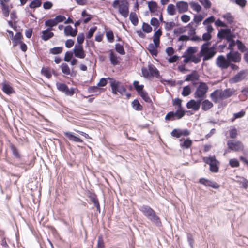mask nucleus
I'll use <instances>...</instances> for the list:
<instances>
[{
	"label": "nucleus",
	"mask_w": 248,
	"mask_h": 248,
	"mask_svg": "<svg viewBox=\"0 0 248 248\" xmlns=\"http://www.w3.org/2000/svg\"><path fill=\"white\" fill-rule=\"evenodd\" d=\"M10 148L14 156L16 158L22 161L21 163H17L16 164L17 167L24 169L25 170L27 171L28 169H30V168L33 166L32 163L27 164L25 162H24V160L22 159L23 155L20 154L19 149L15 145L11 143L10 144Z\"/></svg>",
	"instance_id": "1"
},
{
	"label": "nucleus",
	"mask_w": 248,
	"mask_h": 248,
	"mask_svg": "<svg viewBox=\"0 0 248 248\" xmlns=\"http://www.w3.org/2000/svg\"><path fill=\"white\" fill-rule=\"evenodd\" d=\"M141 73L142 76L145 78L155 77L159 78L160 77L159 70L152 64H149L148 65V68L145 67H142Z\"/></svg>",
	"instance_id": "2"
},
{
	"label": "nucleus",
	"mask_w": 248,
	"mask_h": 248,
	"mask_svg": "<svg viewBox=\"0 0 248 248\" xmlns=\"http://www.w3.org/2000/svg\"><path fill=\"white\" fill-rule=\"evenodd\" d=\"M110 85L111 88L112 93L114 94H117L118 93L123 95L126 91L125 87L122 83L113 78H108Z\"/></svg>",
	"instance_id": "3"
},
{
	"label": "nucleus",
	"mask_w": 248,
	"mask_h": 248,
	"mask_svg": "<svg viewBox=\"0 0 248 248\" xmlns=\"http://www.w3.org/2000/svg\"><path fill=\"white\" fill-rule=\"evenodd\" d=\"M208 87L206 83L200 82L194 94L195 98L203 100L206 97V94L208 92Z\"/></svg>",
	"instance_id": "4"
},
{
	"label": "nucleus",
	"mask_w": 248,
	"mask_h": 248,
	"mask_svg": "<svg viewBox=\"0 0 248 248\" xmlns=\"http://www.w3.org/2000/svg\"><path fill=\"white\" fill-rule=\"evenodd\" d=\"M203 161L210 166V170L213 172H217L218 171L219 161L217 160L214 155L213 156L204 157Z\"/></svg>",
	"instance_id": "5"
},
{
	"label": "nucleus",
	"mask_w": 248,
	"mask_h": 248,
	"mask_svg": "<svg viewBox=\"0 0 248 248\" xmlns=\"http://www.w3.org/2000/svg\"><path fill=\"white\" fill-rule=\"evenodd\" d=\"M217 38L220 40L225 39L227 41H230L231 37H234V35L232 32L230 28H221L218 30L217 34Z\"/></svg>",
	"instance_id": "6"
},
{
	"label": "nucleus",
	"mask_w": 248,
	"mask_h": 248,
	"mask_svg": "<svg viewBox=\"0 0 248 248\" xmlns=\"http://www.w3.org/2000/svg\"><path fill=\"white\" fill-rule=\"evenodd\" d=\"M57 89L62 93H64L67 96H72L74 94L75 89L74 88H71L69 89L67 85L65 83L57 82L56 84Z\"/></svg>",
	"instance_id": "7"
},
{
	"label": "nucleus",
	"mask_w": 248,
	"mask_h": 248,
	"mask_svg": "<svg viewBox=\"0 0 248 248\" xmlns=\"http://www.w3.org/2000/svg\"><path fill=\"white\" fill-rule=\"evenodd\" d=\"M227 146L229 149L235 152L243 150L244 148L243 144L239 141L229 140L227 141Z\"/></svg>",
	"instance_id": "8"
},
{
	"label": "nucleus",
	"mask_w": 248,
	"mask_h": 248,
	"mask_svg": "<svg viewBox=\"0 0 248 248\" xmlns=\"http://www.w3.org/2000/svg\"><path fill=\"white\" fill-rule=\"evenodd\" d=\"M226 58L230 62L235 63L239 62L241 60V54L237 51H230L226 55Z\"/></svg>",
	"instance_id": "9"
},
{
	"label": "nucleus",
	"mask_w": 248,
	"mask_h": 248,
	"mask_svg": "<svg viewBox=\"0 0 248 248\" xmlns=\"http://www.w3.org/2000/svg\"><path fill=\"white\" fill-rule=\"evenodd\" d=\"M185 115L177 110L175 111H171L169 112L165 116V119L166 121H175L179 120L183 118Z\"/></svg>",
	"instance_id": "10"
},
{
	"label": "nucleus",
	"mask_w": 248,
	"mask_h": 248,
	"mask_svg": "<svg viewBox=\"0 0 248 248\" xmlns=\"http://www.w3.org/2000/svg\"><path fill=\"white\" fill-rule=\"evenodd\" d=\"M229 61L224 55H219L216 59V65L221 69H226L228 68Z\"/></svg>",
	"instance_id": "11"
},
{
	"label": "nucleus",
	"mask_w": 248,
	"mask_h": 248,
	"mask_svg": "<svg viewBox=\"0 0 248 248\" xmlns=\"http://www.w3.org/2000/svg\"><path fill=\"white\" fill-rule=\"evenodd\" d=\"M73 52L76 57L80 59H83L85 57L86 54L82 45L76 44L73 49Z\"/></svg>",
	"instance_id": "12"
},
{
	"label": "nucleus",
	"mask_w": 248,
	"mask_h": 248,
	"mask_svg": "<svg viewBox=\"0 0 248 248\" xmlns=\"http://www.w3.org/2000/svg\"><path fill=\"white\" fill-rule=\"evenodd\" d=\"M202 101L199 99H197V100L191 99L187 102L186 108L189 109L191 108L194 111H198L200 108Z\"/></svg>",
	"instance_id": "13"
},
{
	"label": "nucleus",
	"mask_w": 248,
	"mask_h": 248,
	"mask_svg": "<svg viewBox=\"0 0 248 248\" xmlns=\"http://www.w3.org/2000/svg\"><path fill=\"white\" fill-rule=\"evenodd\" d=\"M119 13L124 18L128 16L129 14V3L127 1L122 2L119 5Z\"/></svg>",
	"instance_id": "14"
},
{
	"label": "nucleus",
	"mask_w": 248,
	"mask_h": 248,
	"mask_svg": "<svg viewBox=\"0 0 248 248\" xmlns=\"http://www.w3.org/2000/svg\"><path fill=\"white\" fill-rule=\"evenodd\" d=\"M199 182L206 186L210 187L214 189H217L219 187V185L216 182L204 178L200 179Z\"/></svg>",
	"instance_id": "15"
},
{
	"label": "nucleus",
	"mask_w": 248,
	"mask_h": 248,
	"mask_svg": "<svg viewBox=\"0 0 248 248\" xmlns=\"http://www.w3.org/2000/svg\"><path fill=\"white\" fill-rule=\"evenodd\" d=\"M216 52L211 50L208 48H206L205 50H201L200 54L203 57V60L206 61L211 59L216 54Z\"/></svg>",
	"instance_id": "16"
},
{
	"label": "nucleus",
	"mask_w": 248,
	"mask_h": 248,
	"mask_svg": "<svg viewBox=\"0 0 248 248\" xmlns=\"http://www.w3.org/2000/svg\"><path fill=\"white\" fill-rule=\"evenodd\" d=\"M176 7L179 13H185L188 11V4L187 2L184 1H178L176 3Z\"/></svg>",
	"instance_id": "17"
},
{
	"label": "nucleus",
	"mask_w": 248,
	"mask_h": 248,
	"mask_svg": "<svg viewBox=\"0 0 248 248\" xmlns=\"http://www.w3.org/2000/svg\"><path fill=\"white\" fill-rule=\"evenodd\" d=\"M246 77V71L244 70H241L238 72L234 76H233L230 80V82L231 83H237L245 78Z\"/></svg>",
	"instance_id": "18"
},
{
	"label": "nucleus",
	"mask_w": 248,
	"mask_h": 248,
	"mask_svg": "<svg viewBox=\"0 0 248 248\" xmlns=\"http://www.w3.org/2000/svg\"><path fill=\"white\" fill-rule=\"evenodd\" d=\"M147 218L151 222L155 224L157 227H160L162 225L161 219L155 211L152 213V214L149 216Z\"/></svg>",
	"instance_id": "19"
},
{
	"label": "nucleus",
	"mask_w": 248,
	"mask_h": 248,
	"mask_svg": "<svg viewBox=\"0 0 248 248\" xmlns=\"http://www.w3.org/2000/svg\"><path fill=\"white\" fill-rule=\"evenodd\" d=\"M139 210L147 218L151 215L155 211L153 210L150 206L147 205H142L139 207Z\"/></svg>",
	"instance_id": "20"
},
{
	"label": "nucleus",
	"mask_w": 248,
	"mask_h": 248,
	"mask_svg": "<svg viewBox=\"0 0 248 248\" xmlns=\"http://www.w3.org/2000/svg\"><path fill=\"white\" fill-rule=\"evenodd\" d=\"M78 31V29L76 28L73 29L71 25L66 26L64 30V34L66 36L75 37L77 34Z\"/></svg>",
	"instance_id": "21"
},
{
	"label": "nucleus",
	"mask_w": 248,
	"mask_h": 248,
	"mask_svg": "<svg viewBox=\"0 0 248 248\" xmlns=\"http://www.w3.org/2000/svg\"><path fill=\"white\" fill-rule=\"evenodd\" d=\"M221 92L220 95L222 96V99H224L233 95L235 92V90L233 88H226L223 91L221 90Z\"/></svg>",
	"instance_id": "22"
},
{
	"label": "nucleus",
	"mask_w": 248,
	"mask_h": 248,
	"mask_svg": "<svg viewBox=\"0 0 248 248\" xmlns=\"http://www.w3.org/2000/svg\"><path fill=\"white\" fill-rule=\"evenodd\" d=\"M178 40L179 41H187L188 40H191L194 42H200L202 41V39L200 37L197 35L189 37L188 36L186 35H182L179 36Z\"/></svg>",
	"instance_id": "23"
},
{
	"label": "nucleus",
	"mask_w": 248,
	"mask_h": 248,
	"mask_svg": "<svg viewBox=\"0 0 248 248\" xmlns=\"http://www.w3.org/2000/svg\"><path fill=\"white\" fill-rule=\"evenodd\" d=\"M23 36L21 32H17L12 38V46L15 47L22 41Z\"/></svg>",
	"instance_id": "24"
},
{
	"label": "nucleus",
	"mask_w": 248,
	"mask_h": 248,
	"mask_svg": "<svg viewBox=\"0 0 248 248\" xmlns=\"http://www.w3.org/2000/svg\"><path fill=\"white\" fill-rule=\"evenodd\" d=\"M199 75L197 74L196 71H193L190 74L187 75L185 79V81H191L193 84L195 83L194 82L199 79Z\"/></svg>",
	"instance_id": "25"
},
{
	"label": "nucleus",
	"mask_w": 248,
	"mask_h": 248,
	"mask_svg": "<svg viewBox=\"0 0 248 248\" xmlns=\"http://www.w3.org/2000/svg\"><path fill=\"white\" fill-rule=\"evenodd\" d=\"M64 135L67 138L70 140L74 141L76 142H80L81 143L83 142V140L79 137H77L74 135L71 132H64Z\"/></svg>",
	"instance_id": "26"
},
{
	"label": "nucleus",
	"mask_w": 248,
	"mask_h": 248,
	"mask_svg": "<svg viewBox=\"0 0 248 248\" xmlns=\"http://www.w3.org/2000/svg\"><path fill=\"white\" fill-rule=\"evenodd\" d=\"M51 30L46 29L42 31L41 38L43 40L46 41L54 36V33Z\"/></svg>",
	"instance_id": "27"
},
{
	"label": "nucleus",
	"mask_w": 248,
	"mask_h": 248,
	"mask_svg": "<svg viewBox=\"0 0 248 248\" xmlns=\"http://www.w3.org/2000/svg\"><path fill=\"white\" fill-rule=\"evenodd\" d=\"M221 93V90L217 89L211 93L210 97L214 103H217L218 99L222 100V96L220 95Z\"/></svg>",
	"instance_id": "28"
},
{
	"label": "nucleus",
	"mask_w": 248,
	"mask_h": 248,
	"mask_svg": "<svg viewBox=\"0 0 248 248\" xmlns=\"http://www.w3.org/2000/svg\"><path fill=\"white\" fill-rule=\"evenodd\" d=\"M202 109L203 111H207L213 107V104L208 99L202 100L201 105Z\"/></svg>",
	"instance_id": "29"
},
{
	"label": "nucleus",
	"mask_w": 248,
	"mask_h": 248,
	"mask_svg": "<svg viewBox=\"0 0 248 248\" xmlns=\"http://www.w3.org/2000/svg\"><path fill=\"white\" fill-rule=\"evenodd\" d=\"M2 90L4 93L8 95H10L15 92L13 88L9 83L6 82L2 83Z\"/></svg>",
	"instance_id": "30"
},
{
	"label": "nucleus",
	"mask_w": 248,
	"mask_h": 248,
	"mask_svg": "<svg viewBox=\"0 0 248 248\" xmlns=\"http://www.w3.org/2000/svg\"><path fill=\"white\" fill-rule=\"evenodd\" d=\"M109 53V60L111 63L113 65H116L119 63V60H118V57H117L116 53L112 50H109L108 51Z\"/></svg>",
	"instance_id": "31"
},
{
	"label": "nucleus",
	"mask_w": 248,
	"mask_h": 248,
	"mask_svg": "<svg viewBox=\"0 0 248 248\" xmlns=\"http://www.w3.org/2000/svg\"><path fill=\"white\" fill-rule=\"evenodd\" d=\"M0 4L1 6V10L3 16L8 17L10 14L9 6L6 4L2 0H0Z\"/></svg>",
	"instance_id": "32"
},
{
	"label": "nucleus",
	"mask_w": 248,
	"mask_h": 248,
	"mask_svg": "<svg viewBox=\"0 0 248 248\" xmlns=\"http://www.w3.org/2000/svg\"><path fill=\"white\" fill-rule=\"evenodd\" d=\"M57 25V23L55 20V18L47 19L45 22V25L47 27V29L50 30H52L53 27Z\"/></svg>",
	"instance_id": "33"
},
{
	"label": "nucleus",
	"mask_w": 248,
	"mask_h": 248,
	"mask_svg": "<svg viewBox=\"0 0 248 248\" xmlns=\"http://www.w3.org/2000/svg\"><path fill=\"white\" fill-rule=\"evenodd\" d=\"M197 48L196 46H189L186 51L184 52L182 57L186 56L193 55L197 52Z\"/></svg>",
	"instance_id": "34"
},
{
	"label": "nucleus",
	"mask_w": 248,
	"mask_h": 248,
	"mask_svg": "<svg viewBox=\"0 0 248 248\" xmlns=\"http://www.w3.org/2000/svg\"><path fill=\"white\" fill-rule=\"evenodd\" d=\"M157 47V46H156L154 45L153 43H150L148 45L147 49L152 56H156L158 54L156 48Z\"/></svg>",
	"instance_id": "35"
},
{
	"label": "nucleus",
	"mask_w": 248,
	"mask_h": 248,
	"mask_svg": "<svg viewBox=\"0 0 248 248\" xmlns=\"http://www.w3.org/2000/svg\"><path fill=\"white\" fill-rule=\"evenodd\" d=\"M180 141V146L184 149L189 148L192 143V140L189 138L186 139L183 141H182V139H181Z\"/></svg>",
	"instance_id": "36"
},
{
	"label": "nucleus",
	"mask_w": 248,
	"mask_h": 248,
	"mask_svg": "<svg viewBox=\"0 0 248 248\" xmlns=\"http://www.w3.org/2000/svg\"><path fill=\"white\" fill-rule=\"evenodd\" d=\"M129 19L134 26H137L139 23V19L137 15L135 12H131L129 15Z\"/></svg>",
	"instance_id": "37"
},
{
	"label": "nucleus",
	"mask_w": 248,
	"mask_h": 248,
	"mask_svg": "<svg viewBox=\"0 0 248 248\" xmlns=\"http://www.w3.org/2000/svg\"><path fill=\"white\" fill-rule=\"evenodd\" d=\"M41 73L43 75H44L48 79L50 78L52 76V73L50 71V69L48 67H42L41 70Z\"/></svg>",
	"instance_id": "38"
},
{
	"label": "nucleus",
	"mask_w": 248,
	"mask_h": 248,
	"mask_svg": "<svg viewBox=\"0 0 248 248\" xmlns=\"http://www.w3.org/2000/svg\"><path fill=\"white\" fill-rule=\"evenodd\" d=\"M132 107L137 111H141L143 109L142 106L137 99H134L132 102Z\"/></svg>",
	"instance_id": "39"
},
{
	"label": "nucleus",
	"mask_w": 248,
	"mask_h": 248,
	"mask_svg": "<svg viewBox=\"0 0 248 248\" xmlns=\"http://www.w3.org/2000/svg\"><path fill=\"white\" fill-rule=\"evenodd\" d=\"M190 62L197 64L200 62L201 61L202 55L200 54V51L197 55H191Z\"/></svg>",
	"instance_id": "40"
},
{
	"label": "nucleus",
	"mask_w": 248,
	"mask_h": 248,
	"mask_svg": "<svg viewBox=\"0 0 248 248\" xmlns=\"http://www.w3.org/2000/svg\"><path fill=\"white\" fill-rule=\"evenodd\" d=\"M222 17L224 18L229 24H232L234 21V17L229 12L223 15Z\"/></svg>",
	"instance_id": "41"
},
{
	"label": "nucleus",
	"mask_w": 248,
	"mask_h": 248,
	"mask_svg": "<svg viewBox=\"0 0 248 248\" xmlns=\"http://www.w3.org/2000/svg\"><path fill=\"white\" fill-rule=\"evenodd\" d=\"M148 6L149 11L151 13H154L155 11H157V4L155 1H151L148 2Z\"/></svg>",
	"instance_id": "42"
},
{
	"label": "nucleus",
	"mask_w": 248,
	"mask_h": 248,
	"mask_svg": "<svg viewBox=\"0 0 248 248\" xmlns=\"http://www.w3.org/2000/svg\"><path fill=\"white\" fill-rule=\"evenodd\" d=\"M115 49L120 55H124L125 54L123 46L119 43L115 44Z\"/></svg>",
	"instance_id": "43"
},
{
	"label": "nucleus",
	"mask_w": 248,
	"mask_h": 248,
	"mask_svg": "<svg viewBox=\"0 0 248 248\" xmlns=\"http://www.w3.org/2000/svg\"><path fill=\"white\" fill-rule=\"evenodd\" d=\"M236 43L237 48L241 52H245L247 50L246 46L241 40L237 39L236 40Z\"/></svg>",
	"instance_id": "44"
},
{
	"label": "nucleus",
	"mask_w": 248,
	"mask_h": 248,
	"mask_svg": "<svg viewBox=\"0 0 248 248\" xmlns=\"http://www.w3.org/2000/svg\"><path fill=\"white\" fill-rule=\"evenodd\" d=\"M63 47L62 46L54 47L49 50V53L57 55L61 53L62 52Z\"/></svg>",
	"instance_id": "45"
},
{
	"label": "nucleus",
	"mask_w": 248,
	"mask_h": 248,
	"mask_svg": "<svg viewBox=\"0 0 248 248\" xmlns=\"http://www.w3.org/2000/svg\"><path fill=\"white\" fill-rule=\"evenodd\" d=\"M237 182L241 185V186L245 189L248 187V180L244 177H239Z\"/></svg>",
	"instance_id": "46"
},
{
	"label": "nucleus",
	"mask_w": 248,
	"mask_h": 248,
	"mask_svg": "<svg viewBox=\"0 0 248 248\" xmlns=\"http://www.w3.org/2000/svg\"><path fill=\"white\" fill-rule=\"evenodd\" d=\"M42 4L41 0H33L29 5L30 8H36L40 7Z\"/></svg>",
	"instance_id": "47"
},
{
	"label": "nucleus",
	"mask_w": 248,
	"mask_h": 248,
	"mask_svg": "<svg viewBox=\"0 0 248 248\" xmlns=\"http://www.w3.org/2000/svg\"><path fill=\"white\" fill-rule=\"evenodd\" d=\"M167 11L168 14L170 16H173L176 14L175 6L173 4H170L168 5Z\"/></svg>",
	"instance_id": "48"
},
{
	"label": "nucleus",
	"mask_w": 248,
	"mask_h": 248,
	"mask_svg": "<svg viewBox=\"0 0 248 248\" xmlns=\"http://www.w3.org/2000/svg\"><path fill=\"white\" fill-rule=\"evenodd\" d=\"M62 72L67 75L70 74V70L68 65L65 63H63L61 65Z\"/></svg>",
	"instance_id": "49"
},
{
	"label": "nucleus",
	"mask_w": 248,
	"mask_h": 248,
	"mask_svg": "<svg viewBox=\"0 0 248 248\" xmlns=\"http://www.w3.org/2000/svg\"><path fill=\"white\" fill-rule=\"evenodd\" d=\"M190 5L193 10L197 12H199L202 9L201 5L198 2L194 1L191 2H190Z\"/></svg>",
	"instance_id": "50"
},
{
	"label": "nucleus",
	"mask_w": 248,
	"mask_h": 248,
	"mask_svg": "<svg viewBox=\"0 0 248 248\" xmlns=\"http://www.w3.org/2000/svg\"><path fill=\"white\" fill-rule=\"evenodd\" d=\"M140 95L145 102L149 103H152L151 99L148 96V94L146 91L141 93Z\"/></svg>",
	"instance_id": "51"
},
{
	"label": "nucleus",
	"mask_w": 248,
	"mask_h": 248,
	"mask_svg": "<svg viewBox=\"0 0 248 248\" xmlns=\"http://www.w3.org/2000/svg\"><path fill=\"white\" fill-rule=\"evenodd\" d=\"M97 248H106L105 246V243L102 235H100L98 237L97 239Z\"/></svg>",
	"instance_id": "52"
},
{
	"label": "nucleus",
	"mask_w": 248,
	"mask_h": 248,
	"mask_svg": "<svg viewBox=\"0 0 248 248\" xmlns=\"http://www.w3.org/2000/svg\"><path fill=\"white\" fill-rule=\"evenodd\" d=\"M191 92V88L189 86H184L183 88L182 94L183 96H187L189 95Z\"/></svg>",
	"instance_id": "53"
},
{
	"label": "nucleus",
	"mask_w": 248,
	"mask_h": 248,
	"mask_svg": "<svg viewBox=\"0 0 248 248\" xmlns=\"http://www.w3.org/2000/svg\"><path fill=\"white\" fill-rule=\"evenodd\" d=\"M106 37L109 42L112 43L114 42V37L112 30H109L106 32Z\"/></svg>",
	"instance_id": "54"
},
{
	"label": "nucleus",
	"mask_w": 248,
	"mask_h": 248,
	"mask_svg": "<svg viewBox=\"0 0 248 248\" xmlns=\"http://www.w3.org/2000/svg\"><path fill=\"white\" fill-rule=\"evenodd\" d=\"M234 37H231L230 41H227L229 42V45L228 49H229L230 51H234L233 47L236 45V41L233 39Z\"/></svg>",
	"instance_id": "55"
},
{
	"label": "nucleus",
	"mask_w": 248,
	"mask_h": 248,
	"mask_svg": "<svg viewBox=\"0 0 248 248\" xmlns=\"http://www.w3.org/2000/svg\"><path fill=\"white\" fill-rule=\"evenodd\" d=\"M171 135L172 137L176 138H179L182 136L181 129H174L171 132Z\"/></svg>",
	"instance_id": "56"
},
{
	"label": "nucleus",
	"mask_w": 248,
	"mask_h": 248,
	"mask_svg": "<svg viewBox=\"0 0 248 248\" xmlns=\"http://www.w3.org/2000/svg\"><path fill=\"white\" fill-rule=\"evenodd\" d=\"M142 30L147 33H150L152 31V28L148 23L143 22L142 24Z\"/></svg>",
	"instance_id": "57"
},
{
	"label": "nucleus",
	"mask_w": 248,
	"mask_h": 248,
	"mask_svg": "<svg viewBox=\"0 0 248 248\" xmlns=\"http://www.w3.org/2000/svg\"><path fill=\"white\" fill-rule=\"evenodd\" d=\"M175 26V23L173 21L165 22V29L167 31L171 30Z\"/></svg>",
	"instance_id": "58"
},
{
	"label": "nucleus",
	"mask_w": 248,
	"mask_h": 248,
	"mask_svg": "<svg viewBox=\"0 0 248 248\" xmlns=\"http://www.w3.org/2000/svg\"><path fill=\"white\" fill-rule=\"evenodd\" d=\"M229 164L233 168L238 167L239 166V162L237 159L235 158L231 159L229 160Z\"/></svg>",
	"instance_id": "59"
},
{
	"label": "nucleus",
	"mask_w": 248,
	"mask_h": 248,
	"mask_svg": "<svg viewBox=\"0 0 248 248\" xmlns=\"http://www.w3.org/2000/svg\"><path fill=\"white\" fill-rule=\"evenodd\" d=\"M96 30H97L96 26H94V27H91L89 29L88 32V33L86 35L87 38L88 39L91 38L93 37L94 33L95 32V31H96Z\"/></svg>",
	"instance_id": "60"
},
{
	"label": "nucleus",
	"mask_w": 248,
	"mask_h": 248,
	"mask_svg": "<svg viewBox=\"0 0 248 248\" xmlns=\"http://www.w3.org/2000/svg\"><path fill=\"white\" fill-rule=\"evenodd\" d=\"M73 54L74 53L73 51H66L65 54V57L64 58V60L67 62H69L70 60L72 58Z\"/></svg>",
	"instance_id": "61"
},
{
	"label": "nucleus",
	"mask_w": 248,
	"mask_h": 248,
	"mask_svg": "<svg viewBox=\"0 0 248 248\" xmlns=\"http://www.w3.org/2000/svg\"><path fill=\"white\" fill-rule=\"evenodd\" d=\"M201 4L206 9H209L211 6V3L209 0H199Z\"/></svg>",
	"instance_id": "62"
},
{
	"label": "nucleus",
	"mask_w": 248,
	"mask_h": 248,
	"mask_svg": "<svg viewBox=\"0 0 248 248\" xmlns=\"http://www.w3.org/2000/svg\"><path fill=\"white\" fill-rule=\"evenodd\" d=\"M108 80H109L108 78H101L100 79L99 82L98 83V84L97 85V86L98 87H104V86H106L108 83Z\"/></svg>",
	"instance_id": "63"
},
{
	"label": "nucleus",
	"mask_w": 248,
	"mask_h": 248,
	"mask_svg": "<svg viewBox=\"0 0 248 248\" xmlns=\"http://www.w3.org/2000/svg\"><path fill=\"white\" fill-rule=\"evenodd\" d=\"M85 39L84 34L83 33H79L77 36V42L78 45H82V43L84 42Z\"/></svg>",
	"instance_id": "64"
}]
</instances>
